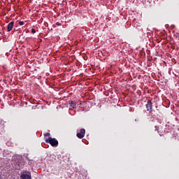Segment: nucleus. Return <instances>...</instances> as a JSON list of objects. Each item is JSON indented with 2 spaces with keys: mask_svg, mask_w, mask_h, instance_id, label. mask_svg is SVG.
Returning <instances> with one entry per match:
<instances>
[{
  "mask_svg": "<svg viewBox=\"0 0 179 179\" xmlns=\"http://www.w3.org/2000/svg\"><path fill=\"white\" fill-rule=\"evenodd\" d=\"M45 143H50L52 148H57L58 146V140L56 138H52V137H49L45 139Z\"/></svg>",
  "mask_w": 179,
  "mask_h": 179,
  "instance_id": "nucleus-1",
  "label": "nucleus"
},
{
  "mask_svg": "<svg viewBox=\"0 0 179 179\" xmlns=\"http://www.w3.org/2000/svg\"><path fill=\"white\" fill-rule=\"evenodd\" d=\"M146 111L147 113H152L153 111V103H152V100H148L147 103L145 104Z\"/></svg>",
  "mask_w": 179,
  "mask_h": 179,
  "instance_id": "nucleus-2",
  "label": "nucleus"
},
{
  "mask_svg": "<svg viewBox=\"0 0 179 179\" xmlns=\"http://www.w3.org/2000/svg\"><path fill=\"white\" fill-rule=\"evenodd\" d=\"M21 179H31V173L29 171H25L21 173Z\"/></svg>",
  "mask_w": 179,
  "mask_h": 179,
  "instance_id": "nucleus-3",
  "label": "nucleus"
},
{
  "mask_svg": "<svg viewBox=\"0 0 179 179\" xmlns=\"http://www.w3.org/2000/svg\"><path fill=\"white\" fill-rule=\"evenodd\" d=\"M86 134V130L85 129H81L79 133H77L76 136L78 139H83L85 138V134Z\"/></svg>",
  "mask_w": 179,
  "mask_h": 179,
  "instance_id": "nucleus-4",
  "label": "nucleus"
},
{
  "mask_svg": "<svg viewBox=\"0 0 179 179\" xmlns=\"http://www.w3.org/2000/svg\"><path fill=\"white\" fill-rule=\"evenodd\" d=\"M14 24H15V22L13 21L10 22L7 26V31H12Z\"/></svg>",
  "mask_w": 179,
  "mask_h": 179,
  "instance_id": "nucleus-5",
  "label": "nucleus"
},
{
  "mask_svg": "<svg viewBox=\"0 0 179 179\" xmlns=\"http://www.w3.org/2000/svg\"><path fill=\"white\" fill-rule=\"evenodd\" d=\"M70 107H72V108H76V103L73 101H71L70 103Z\"/></svg>",
  "mask_w": 179,
  "mask_h": 179,
  "instance_id": "nucleus-6",
  "label": "nucleus"
},
{
  "mask_svg": "<svg viewBox=\"0 0 179 179\" xmlns=\"http://www.w3.org/2000/svg\"><path fill=\"white\" fill-rule=\"evenodd\" d=\"M19 24L20 26H23V24H24V22L23 21H20Z\"/></svg>",
  "mask_w": 179,
  "mask_h": 179,
  "instance_id": "nucleus-7",
  "label": "nucleus"
},
{
  "mask_svg": "<svg viewBox=\"0 0 179 179\" xmlns=\"http://www.w3.org/2000/svg\"><path fill=\"white\" fill-rule=\"evenodd\" d=\"M51 135V134H50V133H46V134H44V136L45 137V136H50Z\"/></svg>",
  "mask_w": 179,
  "mask_h": 179,
  "instance_id": "nucleus-8",
  "label": "nucleus"
},
{
  "mask_svg": "<svg viewBox=\"0 0 179 179\" xmlns=\"http://www.w3.org/2000/svg\"><path fill=\"white\" fill-rule=\"evenodd\" d=\"M31 33H32L33 34H34L36 33V29H31Z\"/></svg>",
  "mask_w": 179,
  "mask_h": 179,
  "instance_id": "nucleus-9",
  "label": "nucleus"
},
{
  "mask_svg": "<svg viewBox=\"0 0 179 179\" xmlns=\"http://www.w3.org/2000/svg\"><path fill=\"white\" fill-rule=\"evenodd\" d=\"M155 131H158L157 126H155Z\"/></svg>",
  "mask_w": 179,
  "mask_h": 179,
  "instance_id": "nucleus-10",
  "label": "nucleus"
},
{
  "mask_svg": "<svg viewBox=\"0 0 179 179\" xmlns=\"http://www.w3.org/2000/svg\"><path fill=\"white\" fill-rule=\"evenodd\" d=\"M0 179H3V178H1V176H0Z\"/></svg>",
  "mask_w": 179,
  "mask_h": 179,
  "instance_id": "nucleus-11",
  "label": "nucleus"
}]
</instances>
